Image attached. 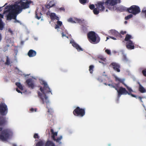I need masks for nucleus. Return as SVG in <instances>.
<instances>
[{"instance_id": "1", "label": "nucleus", "mask_w": 146, "mask_h": 146, "mask_svg": "<svg viewBox=\"0 0 146 146\" xmlns=\"http://www.w3.org/2000/svg\"><path fill=\"white\" fill-rule=\"evenodd\" d=\"M43 84L44 85L43 88L40 87V90L43 94L41 93L40 92H38V97L40 98V101L42 104H47L49 103V100L48 97L46 95V94L50 92L52 93L50 90V89L48 87L47 83L44 81H43Z\"/></svg>"}, {"instance_id": "2", "label": "nucleus", "mask_w": 146, "mask_h": 146, "mask_svg": "<svg viewBox=\"0 0 146 146\" xmlns=\"http://www.w3.org/2000/svg\"><path fill=\"white\" fill-rule=\"evenodd\" d=\"M19 4L17 3V2L13 5H7L5 7V9H7L4 11V13H7L10 10H11L17 15L20 13L22 11V9Z\"/></svg>"}, {"instance_id": "3", "label": "nucleus", "mask_w": 146, "mask_h": 146, "mask_svg": "<svg viewBox=\"0 0 146 146\" xmlns=\"http://www.w3.org/2000/svg\"><path fill=\"white\" fill-rule=\"evenodd\" d=\"M89 42L93 44H97L100 40V37L94 31H90L87 34Z\"/></svg>"}, {"instance_id": "4", "label": "nucleus", "mask_w": 146, "mask_h": 146, "mask_svg": "<svg viewBox=\"0 0 146 146\" xmlns=\"http://www.w3.org/2000/svg\"><path fill=\"white\" fill-rule=\"evenodd\" d=\"M13 132L10 129H7L2 130L0 135V139L3 141H6L13 135Z\"/></svg>"}, {"instance_id": "5", "label": "nucleus", "mask_w": 146, "mask_h": 146, "mask_svg": "<svg viewBox=\"0 0 146 146\" xmlns=\"http://www.w3.org/2000/svg\"><path fill=\"white\" fill-rule=\"evenodd\" d=\"M73 113L75 116L82 117L85 115V110L84 109L80 108L79 107H77L74 110Z\"/></svg>"}, {"instance_id": "6", "label": "nucleus", "mask_w": 146, "mask_h": 146, "mask_svg": "<svg viewBox=\"0 0 146 146\" xmlns=\"http://www.w3.org/2000/svg\"><path fill=\"white\" fill-rule=\"evenodd\" d=\"M127 11L134 15H136L140 12V9L138 6L133 5L127 9Z\"/></svg>"}, {"instance_id": "7", "label": "nucleus", "mask_w": 146, "mask_h": 146, "mask_svg": "<svg viewBox=\"0 0 146 146\" xmlns=\"http://www.w3.org/2000/svg\"><path fill=\"white\" fill-rule=\"evenodd\" d=\"M31 1L28 0H21L17 1V3L20 4L22 10L29 8L30 4L31 3Z\"/></svg>"}, {"instance_id": "8", "label": "nucleus", "mask_w": 146, "mask_h": 146, "mask_svg": "<svg viewBox=\"0 0 146 146\" xmlns=\"http://www.w3.org/2000/svg\"><path fill=\"white\" fill-rule=\"evenodd\" d=\"M8 112L7 106L4 103L0 104V114L5 115Z\"/></svg>"}, {"instance_id": "9", "label": "nucleus", "mask_w": 146, "mask_h": 146, "mask_svg": "<svg viewBox=\"0 0 146 146\" xmlns=\"http://www.w3.org/2000/svg\"><path fill=\"white\" fill-rule=\"evenodd\" d=\"M114 77L115 81H118L119 82H120L121 83L123 84L125 86L126 88L129 91V92H128V93H127V94H128V95H130L131 92H133V91L131 88L129 87L124 82L125 81V79L124 78H120L116 76H115Z\"/></svg>"}, {"instance_id": "10", "label": "nucleus", "mask_w": 146, "mask_h": 146, "mask_svg": "<svg viewBox=\"0 0 146 146\" xmlns=\"http://www.w3.org/2000/svg\"><path fill=\"white\" fill-rule=\"evenodd\" d=\"M110 66L112 67L114 70L119 72L120 71V66L119 64L116 62H112L110 64Z\"/></svg>"}, {"instance_id": "11", "label": "nucleus", "mask_w": 146, "mask_h": 146, "mask_svg": "<svg viewBox=\"0 0 146 146\" xmlns=\"http://www.w3.org/2000/svg\"><path fill=\"white\" fill-rule=\"evenodd\" d=\"M118 92V96L123 94L126 95L128 93V92L124 88L122 87H119L117 90H116Z\"/></svg>"}, {"instance_id": "12", "label": "nucleus", "mask_w": 146, "mask_h": 146, "mask_svg": "<svg viewBox=\"0 0 146 146\" xmlns=\"http://www.w3.org/2000/svg\"><path fill=\"white\" fill-rule=\"evenodd\" d=\"M8 14L7 15V20H11V19H16L17 15L14 13L11 10H10L8 12Z\"/></svg>"}, {"instance_id": "13", "label": "nucleus", "mask_w": 146, "mask_h": 146, "mask_svg": "<svg viewBox=\"0 0 146 146\" xmlns=\"http://www.w3.org/2000/svg\"><path fill=\"white\" fill-rule=\"evenodd\" d=\"M116 1V0H106L105 3L110 9L111 8H109L108 6H113V9H114V8L113 6L117 3Z\"/></svg>"}, {"instance_id": "14", "label": "nucleus", "mask_w": 146, "mask_h": 146, "mask_svg": "<svg viewBox=\"0 0 146 146\" xmlns=\"http://www.w3.org/2000/svg\"><path fill=\"white\" fill-rule=\"evenodd\" d=\"M70 43L72 44V46L75 48L78 52L83 51V49L74 41V40H71L70 41Z\"/></svg>"}, {"instance_id": "15", "label": "nucleus", "mask_w": 146, "mask_h": 146, "mask_svg": "<svg viewBox=\"0 0 146 146\" xmlns=\"http://www.w3.org/2000/svg\"><path fill=\"white\" fill-rule=\"evenodd\" d=\"M26 82L27 84L28 87L33 89L35 86L34 81L32 79H29L26 81Z\"/></svg>"}, {"instance_id": "16", "label": "nucleus", "mask_w": 146, "mask_h": 146, "mask_svg": "<svg viewBox=\"0 0 146 146\" xmlns=\"http://www.w3.org/2000/svg\"><path fill=\"white\" fill-rule=\"evenodd\" d=\"M126 47L128 49L132 50L134 48V43L131 40L127 42L126 45Z\"/></svg>"}, {"instance_id": "17", "label": "nucleus", "mask_w": 146, "mask_h": 146, "mask_svg": "<svg viewBox=\"0 0 146 146\" xmlns=\"http://www.w3.org/2000/svg\"><path fill=\"white\" fill-rule=\"evenodd\" d=\"M7 121L5 117L0 116V126H3L7 124Z\"/></svg>"}, {"instance_id": "18", "label": "nucleus", "mask_w": 146, "mask_h": 146, "mask_svg": "<svg viewBox=\"0 0 146 146\" xmlns=\"http://www.w3.org/2000/svg\"><path fill=\"white\" fill-rule=\"evenodd\" d=\"M104 2H99L97 3V8L100 11H103L104 10Z\"/></svg>"}, {"instance_id": "19", "label": "nucleus", "mask_w": 146, "mask_h": 146, "mask_svg": "<svg viewBox=\"0 0 146 146\" xmlns=\"http://www.w3.org/2000/svg\"><path fill=\"white\" fill-rule=\"evenodd\" d=\"M110 33H111V35H114L116 37L118 36L121 38L122 37V36L120 35L119 33H118L117 31H116L115 30H111L110 31Z\"/></svg>"}, {"instance_id": "20", "label": "nucleus", "mask_w": 146, "mask_h": 146, "mask_svg": "<svg viewBox=\"0 0 146 146\" xmlns=\"http://www.w3.org/2000/svg\"><path fill=\"white\" fill-rule=\"evenodd\" d=\"M48 112L49 113L48 115V118L49 120H51V119H52L53 117V110L51 108H48Z\"/></svg>"}, {"instance_id": "21", "label": "nucleus", "mask_w": 146, "mask_h": 146, "mask_svg": "<svg viewBox=\"0 0 146 146\" xmlns=\"http://www.w3.org/2000/svg\"><path fill=\"white\" fill-rule=\"evenodd\" d=\"M36 54V51L32 49H31L29 51L27 54L30 57L35 56Z\"/></svg>"}, {"instance_id": "22", "label": "nucleus", "mask_w": 146, "mask_h": 146, "mask_svg": "<svg viewBox=\"0 0 146 146\" xmlns=\"http://www.w3.org/2000/svg\"><path fill=\"white\" fill-rule=\"evenodd\" d=\"M50 16L51 19L52 20L56 19L59 21V18L56 15V14L54 13H52L50 15Z\"/></svg>"}, {"instance_id": "23", "label": "nucleus", "mask_w": 146, "mask_h": 146, "mask_svg": "<svg viewBox=\"0 0 146 146\" xmlns=\"http://www.w3.org/2000/svg\"><path fill=\"white\" fill-rule=\"evenodd\" d=\"M55 3L54 0L50 1L49 3L46 5V7L49 9L50 7H53L55 5Z\"/></svg>"}, {"instance_id": "24", "label": "nucleus", "mask_w": 146, "mask_h": 146, "mask_svg": "<svg viewBox=\"0 0 146 146\" xmlns=\"http://www.w3.org/2000/svg\"><path fill=\"white\" fill-rule=\"evenodd\" d=\"M118 82V83L117 84L112 83L111 84V85L110 86L111 87L114 88L115 90H117V88H119V84L121 83V82Z\"/></svg>"}, {"instance_id": "25", "label": "nucleus", "mask_w": 146, "mask_h": 146, "mask_svg": "<svg viewBox=\"0 0 146 146\" xmlns=\"http://www.w3.org/2000/svg\"><path fill=\"white\" fill-rule=\"evenodd\" d=\"M42 15L40 12L38 11V9H36L35 11V17L36 18L39 20L41 18V16Z\"/></svg>"}, {"instance_id": "26", "label": "nucleus", "mask_w": 146, "mask_h": 146, "mask_svg": "<svg viewBox=\"0 0 146 146\" xmlns=\"http://www.w3.org/2000/svg\"><path fill=\"white\" fill-rule=\"evenodd\" d=\"M45 146H55V145L52 141H48L46 143Z\"/></svg>"}, {"instance_id": "27", "label": "nucleus", "mask_w": 146, "mask_h": 146, "mask_svg": "<svg viewBox=\"0 0 146 146\" xmlns=\"http://www.w3.org/2000/svg\"><path fill=\"white\" fill-rule=\"evenodd\" d=\"M132 36L131 35L127 34L126 35L124 40L128 42L130 40V39H132Z\"/></svg>"}, {"instance_id": "28", "label": "nucleus", "mask_w": 146, "mask_h": 146, "mask_svg": "<svg viewBox=\"0 0 146 146\" xmlns=\"http://www.w3.org/2000/svg\"><path fill=\"white\" fill-rule=\"evenodd\" d=\"M139 90L141 93H144L145 92L146 90L145 88L143 87L139 83Z\"/></svg>"}, {"instance_id": "29", "label": "nucleus", "mask_w": 146, "mask_h": 146, "mask_svg": "<svg viewBox=\"0 0 146 146\" xmlns=\"http://www.w3.org/2000/svg\"><path fill=\"white\" fill-rule=\"evenodd\" d=\"M62 25V22L61 21H58L57 22V24L55 27V29L59 28Z\"/></svg>"}, {"instance_id": "30", "label": "nucleus", "mask_w": 146, "mask_h": 146, "mask_svg": "<svg viewBox=\"0 0 146 146\" xmlns=\"http://www.w3.org/2000/svg\"><path fill=\"white\" fill-rule=\"evenodd\" d=\"M44 142L42 140H40L38 142L36 143V146H43Z\"/></svg>"}, {"instance_id": "31", "label": "nucleus", "mask_w": 146, "mask_h": 146, "mask_svg": "<svg viewBox=\"0 0 146 146\" xmlns=\"http://www.w3.org/2000/svg\"><path fill=\"white\" fill-rule=\"evenodd\" d=\"M15 84L21 90H23V87L20 83L18 82H16Z\"/></svg>"}, {"instance_id": "32", "label": "nucleus", "mask_w": 146, "mask_h": 146, "mask_svg": "<svg viewBox=\"0 0 146 146\" xmlns=\"http://www.w3.org/2000/svg\"><path fill=\"white\" fill-rule=\"evenodd\" d=\"M127 8L126 7L123 6H121L119 7V9L121 11H127Z\"/></svg>"}, {"instance_id": "33", "label": "nucleus", "mask_w": 146, "mask_h": 146, "mask_svg": "<svg viewBox=\"0 0 146 146\" xmlns=\"http://www.w3.org/2000/svg\"><path fill=\"white\" fill-rule=\"evenodd\" d=\"M94 13L95 15H98L99 13V10L97 8H94L93 10Z\"/></svg>"}, {"instance_id": "34", "label": "nucleus", "mask_w": 146, "mask_h": 146, "mask_svg": "<svg viewBox=\"0 0 146 146\" xmlns=\"http://www.w3.org/2000/svg\"><path fill=\"white\" fill-rule=\"evenodd\" d=\"M94 66L93 65H91L89 66V71L90 73L92 74Z\"/></svg>"}, {"instance_id": "35", "label": "nucleus", "mask_w": 146, "mask_h": 146, "mask_svg": "<svg viewBox=\"0 0 146 146\" xmlns=\"http://www.w3.org/2000/svg\"><path fill=\"white\" fill-rule=\"evenodd\" d=\"M4 28V25L2 21V20L0 18V30H2Z\"/></svg>"}, {"instance_id": "36", "label": "nucleus", "mask_w": 146, "mask_h": 146, "mask_svg": "<svg viewBox=\"0 0 146 146\" xmlns=\"http://www.w3.org/2000/svg\"><path fill=\"white\" fill-rule=\"evenodd\" d=\"M100 59H101V60L99 61V62L100 63H102L103 64H104L105 63L104 62H102V61H103L104 62H105L106 61V58H104L103 57H102L100 58Z\"/></svg>"}, {"instance_id": "37", "label": "nucleus", "mask_w": 146, "mask_h": 146, "mask_svg": "<svg viewBox=\"0 0 146 146\" xmlns=\"http://www.w3.org/2000/svg\"><path fill=\"white\" fill-rule=\"evenodd\" d=\"M132 17L133 15L132 14H131L125 17V20H128L129 19L132 18Z\"/></svg>"}, {"instance_id": "38", "label": "nucleus", "mask_w": 146, "mask_h": 146, "mask_svg": "<svg viewBox=\"0 0 146 146\" xmlns=\"http://www.w3.org/2000/svg\"><path fill=\"white\" fill-rule=\"evenodd\" d=\"M50 131L52 135H54L55 136H56L57 135V132H54L53 129H50Z\"/></svg>"}, {"instance_id": "39", "label": "nucleus", "mask_w": 146, "mask_h": 146, "mask_svg": "<svg viewBox=\"0 0 146 146\" xmlns=\"http://www.w3.org/2000/svg\"><path fill=\"white\" fill-rule=\"evenodd\" d=\"M88 0H79L80 2L82 4H84L87 3Z\"/></svg>"}, {"instance_id": "40", "label": "nucleus", "mask_w": 146, "mask_h": 146, "mask_svg": "<svg viewBox=\"0 0 146 146\" xmlns=\"http://www.w3.org/2000/svg\"><path fill=\"white\" fill-rule=\"evenodd\" d=\"M62 138V136H60L59 137H58L57 139L56 140V142L59 143L60 141Z\"/></svg>"}, {"instance_id": "41", "label": "nucleus", "mask_w": 146, "mask_h": 146, "mask_svg": "<svg viewBox=\"0 0 146 146\" xmlns=\"http://www.w3.org/2000/svg\"><path fill=\"white\" fill-rule=\"evenodd\" d=\"M79 23L80 24V25H82V26H83V25H84L85 23H84V20H81L80 19V21H79Z\"/></svg>"}, {"instance_id": "42", "label": "nucleus", "mask_w": 146, "mask_h": 146, "mask_svg": "<svg viewBox=\"0 0 146 146\" xmlns=\"http://www.w3.org/2000/svg\"><path fill=\"white\" fill-rule=\"evenodd\" d=\"M74 23H79V21H80V19L77 18H75L74 19Z\"/></svg>"}, {"instance_id": "43", "label": "nucleus", "mask_w": 146, "mask_h": 146, "mask_svg": "<svg viewBox=\"0 0 146 146\" xmlns=\"http://www.w3.org/2000/svg\"><path fill=\"white\" fill-rule=\"evenodd\" d=\"M82 30L84 32L87 31V27L84 26H82Z\"/></svg>"}, {"instance_id": "44", "label": "nucleus", "mask_w": 146, "mask_h": 146, "mask_svg": "<svg viewBox=\"0 0 146 146\" xmlns=\"http://www.w3.org/2000/svg\"><path fill=\"white\" fill-rule=\"evenodd\" d=\"M105 52L108 55H110L111 54V51L110 50L107 49L105 50Z\"/></svg>"}, {"instance_id": "45", "label": "nucleus", "mask_w": 146, "mask_h": 146, "mask_svg": "<svg viewBox=\"0 0 146 146\" xmlns=\"http://www.w3.org/2000/svg\"><path fill=\"white\" fill-rule=\"evenodd\" d=\"M89 7L91 9L93 10L94 9L95 6L94 5L92 4L90 5Z\"/></svg>"}, {"instance_id": "46", "label": "nucleus", "mask_w": 146, "mask_h": 146, "mask_svg": "<svg viewBox=\"0 0 146 146\" xmlns=\"http://www.w3.org/2000/svg\"><path fill=\"white\" fill-rule=\"evenodd\" d=\"M123 60L125 61H128V60L125 55H123Z\"/></svg>"}, {"instance_id": "47", "label": "nucleus", "mask_w": 146, "mask_h": 146, "mask_svg": "<svg viewBox=\"0 0 146 146\" xmlns=\"http://www.w3.org/2000/svg\"><path fill=\"white\" fill-rule=\"evenodd\" d=\"M74 21L72 18H70L68 19V21L72 23H74Z\"/></svg>"}, {"instance_id": "48", "label": "nucleus", "mask_w": 146, "mask_h": 146, "mask_svg": "<svg viewBox=\"0 0 146 146\" xmlns=\"http://www.w3.org/2000/svg\"><path fill=\"white\" fill-rule=\"evenodd\" d=\"M34 137L35 139H39V137L37 133H35L34 135Z\"/></svg>"}, {"instance_id": "49", "label": "nucleus", "mask_w": 146, "mask_h": 146, "mask_svg": "<svg viewBox=\"0 0 146 146\" xmlns=\"http://www.w3.org/2000/svg\"><path fill=\"white\" fill-rule=\"evenodd\" d=\"M142 73L143 75L146 77V69L143 70L142 71Z\"/></svg>"}, {"instance_id": "50", "label": "nucleus", "mask_w": 146, "mask_h": 146, "mask_svg": "<svg viewBox=\"0 0 146 146\" xmlns=\"http://www.w3.org/2000/svg\"><path fill=\"white\" fill-rule=\"evenodd\" d=\"M142 12L145 15V17L146 18V10L143 9L142 11Z\"/></svg>"}, {"instance_id": "51", "label": "nucleus", "mask_w": 146, "mask_h": 146, "mask_svg": "<svg viewBox=\"0 0 146 146\" xmlns=\"http://www.w3.org/2000/svg\"><path fill=\"white\" fill-rule=\"evenodd\" d=\"M37 110V109L36 108H35V109H34L33 108H31L30 109V111H31V112H34V111H36V110Z\"/></svg>"}, {"instance_id": "52", "label": "nucleus", "mask_w": 146, "mask_h": 146, "mask_svg": "<svg viewBox=\"0 0 146 146\" xmlns=\"http://www.w3.org/2000/svg\"><path fill=\"white\" fill-rule=\"evenodd\" d=\"M98 80L100 82H102L103 81L102 78L101 77H99L97 78Z\"/></svg>"}, {"instance_id": "53", "label": "nucleus", "mask_w": 146, "mask_h": 146, "mask_svg": "<svg viewBox=\"0 0 146 146\" xmlns=\"http://www.w3.org/2000/svg\"><path fill=\"white\" fill-rule=\"evenodd\" d=\"M126 32L125 31H121L120 33H119L120 34V35H121V34L122 35H124V34H126Z\"/></svg>"}, {"instance_id": "54", "label": "nucleus", "mask_w": 146, "mask_h": 146, "mask_svg": "<svg viewBox=\"0 0 146 146\" xmlns=\"http://www.w3.org/2000/svg\"><path fill=\"white\" fill-rule=\"evenodd\" d=\"M6 64H8V65H9L10 64L9 61V59H8V58L7 59Z\"/></svg>"}, {"instance_id": "55", "label": "nucleus", "mask_w": 146, "mask_h": 146, "mask_svg": "<svg viewBox=\"0 0 146 146\" xmlns=\"http://www.w3.org/2000/svg\"><path fill=\"white\" fill-rule=\"evenodd\" d=\"M59 10L60 11H64L65 9L63 7H61L59 8Z\"/></svg>"}, {"instance_id": "56", "label": "nucleus", "mask_w": 146, "mask_h": 146, "mask_svg": "<svg viewBox=\"0 0 146 146\" xmlns=\"http://www.w3.org/2000/svg\"><path fill=\"white\" fill-rule=\"evenodd\" d=\"M52 137L54 140L55 141H56V139L55 138V136L52 135Z\"/></svg>"}, {"instance_id": "57", "label": "nucleus", "mask_w": 146, "mask_h": 146, "mask_svg": "<svg viewBox=\"0 0 146 146\" xmlns=\"http://www.w3.org/2000/svg\"><path fill=\"white\" fill-rule=\"evenodd\" d=\"M109 37L110 38H111V39H113L114 40H115L116 39L114 37H113V36H109Z\"/></svg>"}, {"instance_id": "58", "label": "nucleus", "mask_w": 146, "mask_h": 146, "mask_svg": "<svg viewBox=\"0 0 146 146\" xmlns=\"http://www.w3.org/2000/svg\"><path fill=\"white\" fill-rule=\"evenodd\" d=\"M14 19L15 20L14 21V23H20V21H19L17 20L16 18V19Z\"/></svg>"}, {"instance_id": "59", "label": "nucleus", "mask_w": 146, "mask_h": 146, "mask_svg": "<svg viewBox=\"0 0 146 146\" xmlns=\"http://www.w3.org/2000/svg\"><path fill=\"white\" fill-rule=\"evenodd\" d=\"M130 95H131L132 97H133L136 98V96L135 95L131 94H131H130Z\"/></svg>"}, {"instance_id": "60", "label": "nucleus", "mask_w": 146, "mask_h": 146, "mask_svg": "<svg viewBox=\"0 0 146 146\" xmlns=\"http://www.w3.org/2000/svg\"><path fill=\"white\" fill-rule=\"evenodd\" d=\"M62 37H63L64 36H66V35L65 34H64V33L63 32H62Z\"/></svg>"}, {"instance_id": "61", "label": "nucleus", "mask_w": 146, "mask_h": 146, "mask_svg": "<svg viewBox=\"0 0 146 146\" xmlns=\"http://www.w3.org/2000/svg\"><path fill=\"white\" fill-rule=\"evenodd\" d=\"M16 91L19 93H22L19 90L18 88H17Z\"/></svg>"}, {"instance_id": "62", "label": "nucleus", "mask_w": 146, "mask_h": 146, "mask_svg": "<svg viewBox=\"0 0 146 146\" xmlns=\"http://www.w3.org/2000/svg\"><path fill=\"white\" fill-rule=\"evenodd\" d=\"M138 98L141 102H142V98L141 97H140V96L138 97Z\"/></svg>"}, {"instance_id": "63", "label": "nucleus", "mask_w": 146, "mask_h": 146, "mask_svg": "<svg viewBox=\"0 0 146 146\" xmlns=\"http://www.w3.org/2000/svg\"><path fill=\"white\" fill-rule=\"evenodd\" d=\"M0 17L1 18H3V15L0 14Z\"/></svg>"}, {"instance_id": "64", "label": "nucleus", "mask_w": 146, "mask_h": 146, "mask_svg": "<svg viewBox=\"0 0 146 146\" xmlns=\"http://www.w3.org/2000/svg\"><path fill=\"white\" fill-rule=\"evenodd\" d=\"M2 37L1 35V34L0 33V42L2 40Z\"/></svg>"}]
</instances>
